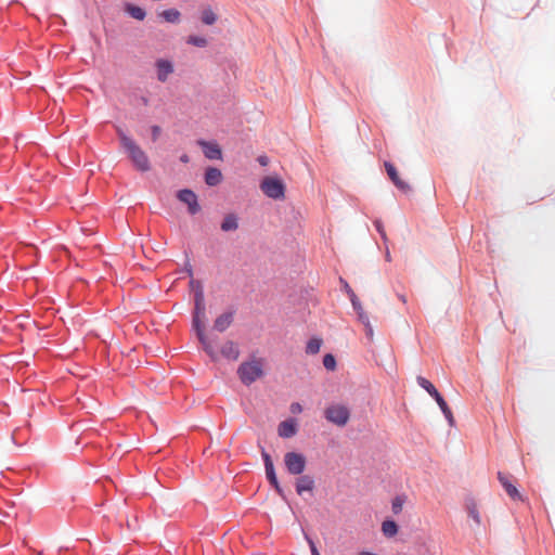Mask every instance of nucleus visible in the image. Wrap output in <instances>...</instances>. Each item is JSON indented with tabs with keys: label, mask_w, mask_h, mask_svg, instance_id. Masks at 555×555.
Listing matches in <instances>:
<instances>
[{
	"label": "nucleus",
	"mask_w": 555,
	"mask_h": 555,
	"mask_svg": "<svg viewBox=\"0 0 555 555\" xmlns=\"http://www.w3.org/2000/svg\"><path fill=\"white\" fill-rule=\"evenodd\" d=\"M233 320H234L233 312H231V311L223 312L219 317H217V319L215 320L214 330L222 333L231 326V324L233 323Z\"/></svg>",
	"instance_id": "4468645a"
},
{
	"label": "nucleus",
	"mask_w": 555,
	"mask_h": 555,
	"mask_svg": "<svg viewBox=\"0 0 555 555\" xmlns=\"http://www.w3.org/2000/svg\"><path fill=\"white\" fill-rule=\"evenodd\" d=\"M440 409H441L442 413L447 412V410H450V408L448 406L447 403H444V405H442Z\"/></svg>",
	"instance_id": "79ce46f5"
},
{
	"label": "nucleus",
	"mask_w": 555,
	"mask_h": 555,
	"mask_svg": "<svg viewBox=\"0 0 555 555\" xmlns=\"http://www.w3.org/2000/svg\"><path fill=\"white\" fill-rule=\"evenodd\" d=\"M365 327V333H366V336L372 339L373 338V335H374V332H373V327L371 325V323H369V325H364Z\"/></svg>",
	"instance_id": "72a5a7b5"
},
{
	"label": "nucleus",
	"mask_w": 555,
	"mask_h": 555,
	"mask_svg": "<svg viewBox=\"0 0 555 555\" xmlns=\"http://www.w3.org/2000/svg\"><path fill=\"white\" fill-rule=\"evenodd\" d=\"M498 479L511 499L522 501V495L520 494L518 489L511 482L508 476L499 472Z\"/></svg>",
	"instance_id": "9b49d317"
},
{
	"label": "nucleus",
	"mask_w": 555,
	"mask_h": 555,
	"mask_svg": "<svg viewBox=\"0 0 555 555\" xmlns=\"http://www.w3.org/2000/svg\"><path fill=\"white\" fill-rule=\"evenodd\" d=\"M198 145L202 146L205 156L209 159H220L222 156L221 149L215 142L199 140Z\"/></svg>",
	"instance_id": "ddd939ff"
},
{
	"label": "nucleus",
	"mask_w": 555,
	"mask_h": 555,
	"mask_svg": "<svg viewBox=\"0 0 555 555\" xmlns=\"http://www.w3.org/2000/svg\"><path fill=\"white\" fill-rule=\"evenodd\" d=\"M205 321H206V307L204 295L198 294L194 298V312H193V328L196 332V336L203 346L205 352L209 358L216 362L218 353L215 351L212 343L205 334Z\"/></svg>",
	"instance_id": "f257e3e1"
},
{
	"label": "nucleus",
	"mask_w": 555,
	"mask_h": 555,
	"mask_svg": "<svg viewBox=\"0 0 555 555\" xmlns=\"http://www.w3.org/2000/svg\"><path fill=\"white\" fill-rule=\"evenodd\" d=\"M291 411L293 413H299V412H301V405L299 403H293L291 405Z\"/></svg>",
	"instance_id": "c9c22d12"
},
{
	"label": "nucleus",
	"mask_w": 555,
	"mask_h": 555,
	"mask_svg": "<svg viewBox=\"0 0 555 555\" xmlns=\"http://www.w3.org/2000/svg\"><path fill=\"white\" fill-rule=\"evenodd\" d=\"M186 42L189 44H192V46H195V47H199V48H204L208 44V41L206 38L204 37H199V36H190L186 40Z\"/></svg>",
	"instance_id": "b1692460"
},
{
	"label": "nucleus",
	"mask_w": 555,
	"mask_h": 555,
	"mask_svg": "<svg viewBox=\"0 0 555 555\" xmlns=\"http://www.w3.org/2000/svg\"><path fill=\"white\" fill-rule=\"evenodd\" d=\"M345 289L350 298V301L352 304V307L353 309H357L362 306L360 300L358 299L357 295L354 294V292L350 288V286L348 285V283L345 282Z\"/></svg>",
	"instance_id": "a878e982"
},
{
	"label": "nucleus",
	"mask_w": 555,
	"mask_h": 555,
	"mask_svg": "<svg viewBox=\"0 0 555 555\" xmlns=\"http://www.w3.org/2000/svg\"><path fill=\"white\" fill-rule=\"evenodd\" d=\"M284 464L287 472L292 475H300L306 468V457L298 452H287L284 455Z\"/></svg>",
	"instance_id": "423d86ee"
},
{
	"label": "nucleus",
	"mask_w": 555,
	"mask_h": 555,
	"mask_svg": "<svg viewBox=\"0 0 555 555\" xmlns=\"http://www.w3.org/2000/svg\"><path fill=\"white\" fill-rule=\"evenodd\" d=\"M443 414H444L446 418L448 420V422L450 423V425H452L454 422V417H453L451 410H447V412H443Z\"/></svg>",
	"instance_id": "f704fd0d"
},
{
	"label": "nucleus",
	"mask_w": 555,
	"mask_h": 555,
	"mask_svg": "<svg viewBox=\"0 0 555 555\" xmlns=\"http://www.w3.org/2000/svg\"><path fill=\"white\" fill-rule=\"evenodd\" d=\"M261 455H262V459H263V462H264L266 475H267V478H268L269 482L278 491H280L281 489H280V485H279L278 478H276V475H275L274 465H273V462L271 460V456L264 450H262Z\"/></svg>",
	"instance_id": "9d476101"
},
{
	"label": "nucleus",
	"mask_w": 555,
	"mask_h": 555,
	"mask_svg": "<svg viewBox=\"0 0 555 555\" xmlns=\"http://www.w3.org/2000/svg\"><path fill=\"white\" fill-rule=\"evenodd\" d=\"M151 132H152V140L155 142L158 140L159 135H160V132H162V129L159 126H152L151 128Z\"/></svg>",
	"instance_id": "2f4dec72"
},
{
	"label": "nucleus",
	"mask_w": 555,
	"mask_h": 555,
	"mask_svg": "<svg viewBox=\"0 0 555 555\" xmlns=\"http://www.w3.org/2000/svg\"><path fill=\"white\" fill-rule=\"evenodd\" d=\"M216 21H217V15L210 8L205 9L202 12V22L205 25H212L216 23Z\"/></svg>",
	"instance_id": "5701e85b"
},
{
	"label": "nucleus",
	"mask_w": 555,
	"mask_h": 555,
	"mask_svg": "<svg viewBox=\"0 0 555 555\" xmlns=\"http://www.w3.org/2000/svg\"><path fill=\"white\" fill-rule=\"evenodd\" d=\"M160 16L169 23H178L180 21V12L177 9H168L160 13Z\"/></svg>",
	"instance_id": "412c9836"
},
{
	"label": "nucleus",
	"mask_w": 555,
	"mask_h": 555,
	"mask_svg": "<svg viewBox=\"0 0 555 555\" xmlns=\"http://www.w3.org/2000/svg\"><path fill=\"white\" fill-rule=\"evenodd\" d=\"M180 160H181L182 163H185V164H186V163H189L190 158H189V156H188L186 154H183V155L180 157Z\"/></svg>",
	"instance_id": "ea45409f"
},
{
	"label": "nucleus",
	"mask_w": 555,
	"mask_h": 555,
	"mask_svg": "<svg viewBox=\"0 0 555 555\" xmlns=\"http://www.w3.org/2000/svg\"><path fill=\"white\" fill-rule=\"evenodd\" d=\"M126 12L129 13L133 18L138 21H143L145 18V11L137 5L133 4H127L126 5Z\"/></svg>",
	"instance_id": "aec40b11"
},
{
	"label": "nucleus",
	"mask_w": 555,
	"mask_h": 555,
	"mask_svg": "<svg viewBox=\"0 0 555 555\" xmlns=\"http://www.w3.org/2000/svg\"><path fill=\"white\" fill-rule=\"evenodd\" d=\"M258 162L260 163V165L266 166L268 164V158L264 156H260L258 158Z\"/></svg>",
	"instance_id": "58836bf2"
},
{
	"label": "nucleus",
	"mask_w": 555,
	"mask_h": 555,
	"mask_svg": "<svg viewBox=\"0 0 555 555\" xmlns=\"http://www.w3.org/2000/svg\"><path fill=\"white\" fill-rule=\"evenodd\" d=\"M357 314H358V319L359 321L363 324V325H369L370 323V320H369V315L366 314V312L364 311L363 307L361 306L360 309L357 308L354 309Z\"/></svg>",
	"instance_id": "7c9ffc66"
},
{
	"label": "nucleus",
	"mask_w": 555,
	"mask_h": 555,
	"mask_svg": "<svg viewBox=\"0 0 555 555\" xmlns=\"http://www.w3.org/2000/svg\"><path fill=\"white\" fill-rule=\"evenodd\" d=\"M322 346V339L321 338H311L307 346H306V352L309 354H315L320 351Z\"/></svg>",
	"instance_id": "4be33fe9"
},
{
	"label": "nucleus",
	"mask_w": 555,
	"mask_h": 555,
	"mask_svg": "<svg viewBox=\"0 0 555 555\" xmlns=\"http://www.w3.org/2000/svg\"><path fill=\"white\" fill-rule=\"evenodd\" d=\"M177 197L179 198V201L188 205V209L191 215H195L201 210L197 196L192 190H181L178 192Z\"/></svg>",
	"instance_id": "0eeeda50"
},
{
	"label": "nucleus",
	"mask_w": 555,
	"mask_h": 555,
	"mask_svg": "<svg viewBox=\"0 0 555 555\" xmlns=\"http://www.w3.org/2000/svg\"><path fill=\"white\" fill-rule=\"evenodd\" d=\"M399 298H400V300H402L403 302H405V301H406L405 296H403V295H400V296H399Z\"/></svg>",
	"instance_id": "c03bdc74"
},
{
	"label": "nucleus",
	"mask_w": 555,
	"mask_h": 555,
	"mask_svg": "<svg viewBox=\"0 0 555 555\" xmlns=\"http://www.w3.org/2000/svg\"><path fill=\"white\" fill-rule=\"evenodd\" d=\"M374 224H375V227H376V230H377V231L379 232V234L382 235V237H383L384 240H386V232H385V230H384V228H383L382 221L376 220V221L374 222Z\"/></svg>",
	"instance_id": "473e14b6"
},
{
	"label": "nucleus",
	"mask_w": 555,
	"mask_h": 555,
	"mask_svg": "<svg viewBox=\"0 0 555 555\" xmlns=\"http://www.w3.org/2000/svg\"><path fill=\"white\" fill-rule=\"evenodd\" d=\"M215 351L218 353V359L216 361L219 360L220 356H222L223 358L231 360V361H236L240 357L238 346L232 340H227L221 346V349L219 352L216 349H215Z\"/></svg>",
	"instance_id": "1a4fd4ad"
},
{
	"label": "nucleus",
	"mask_w": 555,
	"mask_h": 555,
	"mask_svg": "<svg viewBox=\"0 0 555 555\" xmlns=\"http://www.w3.org/2000/svg\"><path fill=\"white\" fill-rule=\"evenodd\" d=\"M260 189L270 198L283 199L285 197V184L280 178H263L260 183Z\"/></svg>",
	"instance_id": "20e7f679"
},
{
	"label": "nucleus",
	"mask_w": 555,
	"mask_h": 555,
	"mask_svg": "<svg viewBox=\"0 0 555 555\" xmlns=\"http://www.w3.org/2000/svg\"><path fill=\"white\" fill-rule=\"evenodd\" d=\"M238 228L237 217L234 214H229L224 217L221 223V230L224 232L235 231Z\"/></svg>",
	"instance_id": "a211bd4d"
},
{
	"label": "nucleus",
	"mask_w": 555,
	"mask_h": 555,
	"mask_svg": "<svg viewBox=\"0 0 555 555\" xmlns=\"http://www.w3.org/2000/svg\"><path fill=\"white\" fill-rule=\"evenodd\" d=\"M405 500L403 496H396L391 502L392 513L398 515L402 512Z\"/></svg>",
	"instance_id": "393cba45"
},
{
	"label": "nucleus",
	"mask_w": 555,
	"mask_h": 555,
	"mask_svg": "<svg viewBox=\"0 0 555 555\" xmlns=\"http://www.w3.org/2000/svg\"><path fill=\"white\" fill-rule=\"evenodd\" d=\"M358 555H377V554L372 553V552H360Z\"/></svg>",
	"instance_id": "37998d69"
},
{
	"label": "nucleus",
	"mask_w": 555,
	"mask_h": 555,
	"mask_svg": "<svg viewBox=\"0 0 555 555\" xmlns=\"http://www.w3.org/2000/svg\"><path fill=\"white\" fill-rule=\"evenodd\" d=\"M324 416L328 422L343 427L348 423L350 412L344 404H331L325 409Z\"/></svg>",
	"instance_id": "39448f33"
},
{
	"label": "nucleus",
	"mask_w": 555,
	"mask_h": 555,
	"mask_svg": "<svg viewBox=\"0 0 555 555\" xmlns=\"http://www.w3.org/2000/svg\"><path fill=\"white\" fill-rule=\"evenodd\" d=\"M310 547H311V554L312 555H320L318 548L315 547L314 543L310 541Z\"/></svg>",
	"instance_id": "e433bc0d"
},
{
	"label": "nucleus",
	"mask_w": 555,
	"mask_h": 555,
	"mask_svg": "<svg viewBox=\"0 0 555 555\" xmlns=\"http://www.w3.org/2000/svg\"><path fill=\"white\" fill-rule=\"evenodd\" d=\"M385 169L387 171L389 179L399 190H401L404 193H409L411 191L410 184L399 177V173L392 164L385 163Z\"/></svg>",
	"instance_id": "6e6552de"
},
{
	"label": "nucleus",
	"mask_w": 555,
	"mask_h": 555,
	"mask_svg": "<svg viewBox=\"0 0 555 555\" xmlns=\"http://www.w3.org/2000/svg\"><path fill=\"white\" fill-rule=\"evenodd\" d=\"M314 488V481L313 479L308 476L304 475L299 477L296 481V492L301 495L304 492H311Z\"/></svg>",
	"instance_id": "2eb2a0df"
},
{
	"label": "nucleus",
	"mask_w": 555,
	"mask_h": 555,
	"mask_svg": "<svg viewBox=\"0 0 555 555\" xmlns=\"http://www.w3.org/2000/svg\"><path fill=\"white\" fill-rule=\"evenodd\" d=\"M382 532L387 538H392L398 533V525L393 520H385L382 524Z\"/></svg>",
	"instance_id": "6ab92c4d"
},
{
	"label": "nucleus",
	"mask_w": 555,
	"mask_h": 555,
	"mask_svg": "<svg viewBox=\"0 0 555 555\" xmlns=\"http://www.w3.org/2000/svg\"><path fill=\"white\" fill-rule=\"evenodd\" d=\"M417 384L424 388L428 393H433V391L436 389V387L425 377L418 376L417 377Z\"/></svg>",
	"instance_id": "bb28decb"
},
{
	"label": "nucleus",
	"mask_w": 555,
	"mask_h": 555,
	"mask_svg": "<svg viewBox=\"0 0 555 555\" xmlns=\"http://www.w3.org/2000/svg\"><path fill=\"white\" fill-rule=\"evenodd\" d=\"M190 287L194 292V297L198 296V294L204 295L203 286H202V283L199 281L191 279Z\"/></svg>",
	"instance_id": "c756f323"
},
{
	"label": "nucleus",
	"mask_w": 555,
	"mask_h": 555,
	"mask_svg": "<svg viewBox=\"0 0 555 555\" xmlns=\"http://www.w3.org/2000/svg\"><path fill=\"white\" fill-rule=\"evenodd\" d=\"M156 69H157V79L160 82H165L168 77L173 73V65L170 61L167 60H157L156 61Z\"/></svg>",
	"instance_id": "f8f14e48"
},
{
	"label": "nucleus",
	"mask_w": 555,
	"mask_h": 555,
	"mask_svg": "<svg viewBox=\"0 0 555 555\" xmlns=\"http://www.w3.org/2000/svg\"><path fill=\"white\" fill-rule=\"evenodd\" d=\"M468 516L474 519V521L479 525L480 516L475 503H472L467 506Z\"/></svg>",
	"instance_id": "cd10ccee"
},
{
	"label": "nucleus",
	"mask_w": 555,
	"mask_h": 555,
	"mask_svg": "<svg viewBox=\"0 0 555 555\" xmlns=\"http://www.w3.org/2000/svg\"><path fill=\"white\" fill-rule=\"evenodd\" d=\"M436 402L438 403L439 408H441L442 405H444V403H447V402L444 401L443 397L438 398V400H437Z\"/></svg>",
	"instance_id": "a19ab883"
},
{
	"label": "nucleus",
	"mask_w": 555,
	"mask_h": 555,
	"mask_svg": "<svg viewBox=\"0 0 555 555\" xmlns=\"http://www.w3.org/2000/svg\"><path fill=\"white\" fill-rule=\"evenodd\" d=\"M119 140L122 149L127 152L133 166L140 171H149L151 169L150 159L141 146L121 131H119Z\"/></svg>",
	"instance_id": "f03ea898"
},
{
	"label": "nucleus",
	"mask_w": 555,
	"mask_h": 555,
	"mask_svg": "<svg viewBox=\"0 0 555 555\" xmlns=\"http://www.w3.org/2000/svg\"><path fill=\"white\" fill-rule=\"evenodd\" d=\"M278 431L283 438L293 437L296 434V425L293 421H284L279 425Z\"/></svg>",
	"instance_id": "f3484780"
},
{
	"label": "nucleus",
	"mask_w": 555,
	"mask_h": 555,
	"mask_svg": "<svg viewBox=\"0 0 555 555\" xmlns=\"http://www.w3.org/2000/svg\"><path fill=\"white\" fill-rule=\"evenodd\" d=\"M323 365L325 369L333 371L336 367V360L333 354L327 353L323 358Z\"/></svg>",
	"instance_id": "c85d7f7f"
},
{
	"label": "nucleus",
	"mask_w": 555,
	"mask_h": 555,
	"mask_svg": "<svg viewBox=\"0 0 555 555\" xmlns=\"http://www.w3.org/2000/svg\"><path fill=\"white\" fill-rule=\"evenodd\" d=\"M222 180V173L217 168H208L205 172V182L210 186L218 185Z\"/></svg>",
	"instance_id": "dca6fc26"
},
{
	"label": "nucleus",
	"mask_w": 555,
	"mask_h": 555,
	"mask_svg": "<svg viewBox=\"0 0 555 555\" xmlns=\"http://www.w3.org/2000/svg\"><path fill=\"white\" fill-rule=\"evenodd\" d=\"M237 374L245 385H250L260 378L263 374V361L261 359H253L241 363Z\"/></svg>",
	"instance_id": "7ed1b4c3"
},
{
	"label": "nucleus",
	"mask_w": 555,
	"mask_h": 555,
	"mask_svg": "<svg viewBox=\"0 0 555 555\" xmlns=\"http://www.w3.org/2000/svg\"><path fill=\"white\" fill-rule=\"evenodd\" d=\"M436 401L438 400V398H441L442 396L439 393V391L437 389H435L433 391V393H429Z\"/></svg>",
	"instance_id": "4c0bfd02"
}]
</instances>
